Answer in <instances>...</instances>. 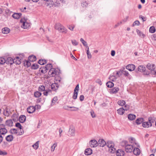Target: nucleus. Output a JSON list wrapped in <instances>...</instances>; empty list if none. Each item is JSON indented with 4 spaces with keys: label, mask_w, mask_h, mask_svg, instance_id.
I'll use <instances>...</instances> for the list:
<instances>
[{
    "label": "nucleus",
    "mask_w": 156,
    "mask_h": 156,
    "mask_svg": "<svg viewBox=\"0 0 156 156\" xmlns=\"http://www.w3.org/2000/svg\"><path fill=\"white\" fill-rule=\"evenodd\" d=\"M80 41L85 46L87 45V42L85 41L82 38H81L80 39Z\"/></svg>",
    "instance_id": "nucleus-58"
},
{
    "label": "nucleus",
    "mask_w": 156,
    "mask_h": 156,
    "mask_svg": "<svg viewBox=\"0 0 156 156\" xmlns=\"http://www.w3.org/2000/svg\"><path fill=\"white\" fill-rule=\"evenodd\" d=\"M14 139V137L12 135H9L5 137V140L6 141L10 142L12 141Z\"/></svg>",
    "instance_id": "nucleus-16"
},
{
    "label": "nucleus",
    "mask_w": 156,
    "mask_h": 156,
    "mask_svg": "<svg viewBox=\"0 0 156 156\" xmlns=\"http://www.w3.org/2000/svg\"><path fill=\"white\" fill-rule=\"evenodd\" d=\"M125 109L123 108H121L117 110V113L120 115H123L125 112Z\"/></svg>",
    "instance_id": "nucleus-27"
},
{
    "label": "nucleus",
    "mask_w": 156,
    "mask_h": 156,
    "mask_svg": "<svg viewBox=\"0 0 156 156\" xmlns=\"http://www.w3.org/2000/svg\"><path fill=\"white\" fill-rule=\"evenodd\" d=\"M32 146L35 149H37L39 147V141H37L34 144L32 145Z\"/></svg>",
    "instance_id": "nucleus-50"
},
{
    "label": "nucleus",
    "mask_w": 156,
    "mask_h": 156,
    "mask_svg": "<svg viewBox=\"0 0 156 156\" xmlns=\"http://www.w3.org/2000/svg\"><path fill=\"white\" fill-rule=\"evenodd\" d=\"M27 110L29 113H32L35 111L36 108L34 106H30L27 108Z\"/></svg>",
    "instance_id": "nucleus-9"
},
{
    "label": "nucleus",
    "mask_w": 156,
    "mask_h": 156,
    "mask_svg": "<svg viewBox=\"0 0 156 156\" xmlns=\"http://www.w3.org/2000/svg\"><path fill=\"white\" fill-rule=\"evenodd\" d=\"M39 71L43 74H45L47 72V70H45L44 66H41L40 68Z\"/></svg>",
    "instance_id": "nucleus-39"
},
{
    "label": "nucleus",
    "mask_w": 156,
    "mask_h": 156,
    "mask_svg": "<svg viewBox=\"0 0 156 156\" xmlns=\"http://www.w3.org/2000/svg\"><path fill=\"white\" fill-rule=\"evenodd\" d=\"M128 119L129 120H133L135 119L136 118V116L135 115L133 114H130L128 115Z\"/></svg>",
    "instance_id": "nucleus-23"
},
{
    "label": "nucleus",
    "mask_w": 156,
    "mask_h": 156,
    "mask_svg": "<svg viewBox=\"0 0 156 156\" xmlns=\"http://www.w3.org/2000/svg\"><path fill=\"white\" fill-rule=\"evenodd\" d=\"M59 31L62 33H66L67 32V30L64 27L62 26L60 28V31Z\"/></svg>",
    "instance_id": "nucleus-40"
},
{
    "label": "nucleus",
    "mask_w": 156,
    "mask_h": 156,
    "mask_svg": "<svg viewBox=\"0 0 156 156\" xmlns=\"http://www.w3.org/2000/svg\"><path fill=\"white\" fill-rule=\"evenodd\" d=\"M144 121V118H139L136 120L135 123L137 125H139L141 123H143Z\"/></svg>",
    "instance_id": "nucleus-10"
},
{
    "label": "nucleus",
    "mask_w": 156,
    "mask_h": 156,
    "mask_svg": "<svg viewBox=\"0 0 156 156\" xmlns=\"http://www.w3.org/2000/svg\"><path fill=\"white\" fill-rule=\"evenodd\" d=\"M14 62L16 65L20 64L21 62V60L19 57H16L14 59Z\"/></svg>",
    "instance_id": "nucleus-12"
},
{
    "label": "nucleus",
    "mask_w": 156,
    "mask_h": 156,
    "mask_svg": "<svg viewBox=\"0 0 156 156\" xmlns=\"http://www.w3.org/2000/svg\"><path fill=\"white\" fill-rule=\"evenodd\" d=\"M11 112H9L8 111V108L7 107L4 110L3 114L5 116H9V115L11 114Z\"/></svg>",
    "instance_id": "nucleus-25"
},
{
    "label": "nucleus",
    "mask_w": 156,
    "mask_h": 156,
    "mask_svg": "<svg viewBox=\"0 0 156 156\" xmlns=\"http://www.w3.org/2000/svg\"><path fill=\"white\" fill-rule=\"evenodd\" d=\"M24 66L27 67H30L31 65L30 61L29 62L28 60H25L23 62Z\"/></svg>",
    "instance_id": "nucleus-29"
},
{
    "label": "nucleus",
    "mask_w": 156,
    "mask_h": 156,
    "mask_svg": "<svg viewBox=\"0 0 156 156\" xmlns=\"http://www.w3.org/2000/svg\"><path fill=\"white\" fill-rule=\"evenodd\" d=\"M119 90V88L118 87H114L110 91L111 94H116L118 92Z\"/></svg>",
    "instance_id": "nucleus-24"
},
{
    "label": "nucleus",
    "mask_w": 156,
    "mask_h": 156,
    "mask_svg": "<svg viewBox=\"0 0 156 156\" xmlns=\"http://www.w3.org/2000/svg\"><path fill=\"white\" fill-rule=\"evenodd\" d=\"M62 26V25L61 24L59 23H57L56 24L55 26V29L56 30H58L59 31H60V29Z\"/></svg>",
    "instance_id": "nucleus-44"
},
{
    "label": "nucleus",
    "mask_w": 156,
    "mask_h": 156,
    "mask_svg": "<svg viewBox=\"0 0 156 156\" xmlns=\"http://www.w3.org/2000/svg\"><path fill=\"white\" fill-rule=\"evenodd\" d=\"M89 144L91 147H96L98 146V142L95 140H90L89 142Z\"/></svg>",
    "instance_id": "nucleus-4"
},
{
    "label": "nucleus",
    "mask_w": 156,
    "mask_h": 156,
    "mask_svg": "<svg viewBox=\"0 0 156 156\" xmlns=\"http://www.w3.org/2000/svg\"><path fill=\"white\" fill-rule=\"evenodd\" d=\"M106 86L109 88L112 87L114 85V83L111 81H108L106 83Z\"/></svg>",
    "instance_id": "nucleus-35"
},
{
    "label": "nucleus",
    "mask_w": 156,
    "mask_h": 156,
    "mask_svg": "<svg viewBox=\"0 0 156 156\" xmlns=\"http://www.w3.org/2000/svg\"><path fill=\"white\" fill-rule=\"evenodd\" d=\"M10 31V29L7 27H4L2 29V32L4 34H7Z\"/></svg>",
    "instance_id": "nucleus-28"
},
{
    "label": "nucleus",
    "mask_w": 156,
    "mask_h": 156,
    "mask_svg": "<svg viewBox=\"0 0 156 156\" xmlns=\"http://www.w3.org/2000/svg\"><path fill=\"white\" fill-rule=\"evenodd\" d=\"M155 121V120L152 117H150L148 118V121L149 122V125H150V127L152 126V124L154 123Z\"/></svg>",
    "instance_id": "nucleus-38"
},
{
    "label": "nucleus",
    "mask_w": 156,
    "mask_h": 156,
    "mask_svg": "<svg viewBox=\"0 0 156 156\" xmlns=\"http://www.w3.org/2000/svg\"><path fill=\"white\" fill-rule=\"evenodd\" d=\"M13 122L12 119L7 120L5 122V125L9 127H12L13 125Z\"/></svg>",
    "instance_id": "nucleus-20"
},
{
    "label": "nucleus",
    "mask_w": 156,
    "mask_h": 156,
    "mask_svg": "<svg viewBox=\"0 0 156 156\" xmlns=\"http://www.w3.org/2000/svg\"><path fill=\"white\" fill-rule=\"evenodd\" d=\"M133 147L132 145L128 144L126 145L125 151L126 152H132L133 151Z\"/></svg>",
    "instance_id": "nucleus-3"
},
{
    "label": "nucleus",
    "mask_w": 156,
    "mask_h": 156,
    "mask_svg": "<svg viewBox=\"0 0 156 156\" xmlns=\"http://www.w3.org/2000/svg\"><path fill=\"white\" fill-rule=\"evenodd\" d=\"M133 152L134 154L135 155H139L140 153V150L138 147H135L134 148Z\"/></svg>",
    "instance_id": "nucleus-18"
},
{
    "label": "nucleus",
    "mask_w": 156,
    "mask_h": 156,
    "mask_svg": "<svg viewBox=\"0 0 156 156\" xmlns=\"http://www.w3.org/2000/svg\"><path fill=\"white\" fill-rule=\"evenodd\" d=\"M59 85L57 83H55L51 85V88L52 90L56 91L58 89Z\"/></svg>",
    "instance_id": "nucleus-5"
},
{
    "label": "nucleus",
    "mask_w": 156,
    "mask_h": 156,
    "mask_svg": "<svg viewBox=\"0 0 156 156\" xmlns=\"http://www.w3.org/2000/svg\"><path fill=\"white\" fill-rule=\"evenodd\" d=\"M19 121L21 123L24 122L26 120V117L25 115H21L19 118Z\"/></svg>",
    "instance_id": "nucleus-15"
},
{
    "label": "nucleus",
    "mask_w": 156,
    "mask_h": 156,
    "mask_svg": "<svg viewBox=\"0 0 156 156\" xmlns=\"http://www.w3.org/2000/svg\"><path fill=\"white\" fill-rule=\"evenodd\" d=\"M149 32L151 33H154L156 31V29L154 26L151 27L149 30Z\"/></svg>",
    "instance_id": "nucleus-45"
},
{
    "label": "nucleus",
    "mask_w": 156,
    "mask_h": 156,
    "mask_svg": "<svg viewBox=\"0 0 156 156\" xmlns=\"http://www.w3.org/2000/svg\"><path fill=\"white\" fill-rule=\"evenodd\" d=\"M122 73L125 76H128L129 75L128 72L126 70H122Z\"/></svg>",
    "instance_id": "nucleus-52"
},
{
    "label": "nucleus",
    "mask_w": 156,
    "mask_h": 156,
    "mask_svg": "<svg viewBox=\"0 0 156 156\" xmlns=\"http://www.w3.org/2000/svg\"><path fill=\"white\" fill-rule=\"evenodd\" d=\"M34 95L36 98H39L41 95V93L39 91H36L34 93Z\"/></svg>",
    "instance_id": "nucleus-41"
},
{
    "label": "nucleus",
    "mask_w": 156,
    "mask_h": 156,
    "mask_svg": "<svg viewBox=\"0 0 156 156\" xmlns=\"http://www.w3.org/2000/svg\"><path fill=\"white\" fill-rule=\"evenodd\" d=\"M98 145L100 147H104L106 144V143L103 139H100L98 142Z\"/></svg>",
    "instance_id": "nucleus-6"
},
{
    "label": "nucleus",
    "mask_w": 156,
    "mask_h": 156,
    "mask_svg": "<svg viewBox=\"0 0 156 156\" xmlns=\"http://www.w3.org/2000/svg\"><path fill=\"white\" fill-rule=\"evenodd\" d=\"M116 149L114 147L113 145L111 147H109V151L112 153H114Z\"/></svg>",
    "instance_id": "nucleus-48"
},
{
    "label": "nucleus",
    "mask_w": 156,
    "mask_h": 156,
    "mask_svg": "<svg viewBox=\"0 0 156 156\" xmlns=\"http://www.w3.org/2000/svg\"><path fill=\"white\" fill-rule=\"evenodd\" d=\"M58 100V98L56 96L55 97L53 98L52 100V103H55Z\"/></svg>",
    "instance_id": "nucleus-63"
},
{
    "label": "nucleus",
    "mask_w": 156,
    "mask_h": 156,
    "mask_svg": "<svg viewBox=\"0 0 156 156\" xmlns=\"http://www.w3.org/2000/svg\"><path fill=\"white\" fill-rule=\"evenodd\" d=\"M118 104L119 105L122 106L125 105L126 102L124 100H122L118 101Z\"/></svg>",
    "instance_id": "nucleus-42"
},
{
    "label": "nucleus",
    "mask_w": 156,
    "mask_h": 156,
    "mask_svg": "<svg viewBox=\"0 0 156 156\" xmlns=\"http://www.w3.org/2000/svg\"><path fill=\"white\" fill-rule=\"evenodd\" d=\"M125 154V152L122 150H118L116 153L117 156H124Z\"/></svg>",
    "instance_id": "nucleus-13"
},
{
    "label": "nucleus",
    "mask_w": 156,
    "mask_h": 156,
    "mask_svg": "<svg viewBox=\"0 0 156 156\" xmlns=\"http://www.w3.org/2000/svg\"><path fill=\"white\" fill-rule=\"evenodd\" d=\"M15 126L19 128L20 129H22V126L19 122H17L16 123Z\"/></svg>",
    "instance_id": "nucleus-57"
},
{
    "label": "nucleus",
    "mask_w": 156,
    "mask_h": 156,
    "mask_svg": "<svg viewBox=\"0 0 156 156\" xmlns=\"http://www.w3.org/2000/svg\"><path fill=\"white\" fill-rule=\"evenodd\" d=\"M37 58L36 56L32 55H30L28 57V60L30 62H34L36 60Z\"/></svg>",
    "instance_id": "nucleus-21"
},
{
    "label": "nucleus",
    "mask_w": 156,
    "mask_h": 156,
    "mask_svg": "<svg viewBox=\"0 0 156 156\" xmlns=\"http://www.w3.org/2000/svg\"><path fill=\"white\" fill-rule=\"evenodd\" d=\"M8 132L7 129L4 127H1L0 128V134L5 135Z\"/></svg>",
    "instance_id": "nucleus-17"
},
{
    "label": "nucleus",
    "mask_w": 156,
    "mask_h": 156,
    "mask_svg": "<svg viewBox=\"0 0 156 156\" xmlns=\"http://www.w3.org/2000/svg\"><path fill=\"white\" fill-rule=\"evenodd\" d=\"M138 69L139 71L143 72L146 70V68L143 66L140 65L139 66Z\"/></svg>",
    "instance_id": "nucleus-26"
},
{
    "label": "nucleus",
    "mask_w": 156,
    "mask_h": 156,
    "mask_svg": "<svg viewBox=\"0 0 156 156\" xmlns=\"http://www.w3.org/2000/svg\"><path fill=\"white\" fill-rule=\"evenodd\" d=\"M69 132L70 136H73L75 135V129L73 126H70L69 129Z\"/></svg>",
    "instance_id": "nucleus-11"
},
{
    "label": "nucleus",
    "mask_w": 156,
    "mask_h": 156,
    "mask_svg": "<svg viewBox=\"0 0 156 156\" xmlns=\"http://www.w3.org/2000/svg\"><path fill=\"white\" fill-rule=\"evenodd\" d=\"M140 24V22L138 20H136L133 23L132 26L134 27L135 25L139 26Z\"/></svg>",
    "instance_id": "nucleus-54"
},
{
    "label": "nucleus",
    "mask_w": 156,
    "mask_h": 156,
    "mask_svg": "<svg viewBox=\"0 0 156 156\" xmlns=\"http://www.w3.org/2000/svg\"><path fill=\"white\" fill-rule=\"evenodd\" d=\"M113 144L112 141H108L106 143V146L109 148L111 147L113 145Z\"/></svg>",
    "instance_id": "nucleus-43"
},
{
    "label": "nucleus",
    "mask_w": 156,
    "mask_h": 156,
    "mask_svg": "<svg viewBox=\"0 0 156 156\" xmlns=\"http://www.w3.org/2000/svg\"><path fill=\"white\" fill-rule=\"evenodd\" d=\"M80 90L79 87V84H77L75 88L74 89V92H78V91Z\"/></svg>",
    "instance_id": "nucleus-55"
},
{
    "label": "nucleus",
    "mask_w": 156,
    "mask_h": 156,
    "mask_svg": "<svg viewBox=\"0 0 156 156\" xmlns=\"http://www.w3.org/2000/svg\"><path fill=\"white\" fill-rule=\"evenodd\" d=\"M21 15V13H15L12 15V17L15 19H18L20 17Z\"/></svg>",
    "instance_id": "nucleus-19"
},
{
    "label": "nucleus",
    "mask_w": 156,
    "mask_h": 156,
    "mask_svg": "<svg viewBox=\"0 0 156 156\" xmlns=\"http://www.w3.org/2000/svg\"><path fill=\"white\" fill-rule=\"evenodd\" d=\"M60 4V3L59 1L56 0L55 3H54V5L55 7H58L59 5Z\"/></svg>",
    "instance_id": "nucleus-64"
},
{
    "label": "nucleus",
    "mask_w": 156,
    "mask_h": 156,
    "mask_svg": "<svg viewBox=\"0 0 156 156\" xmlns=\"http://www.w3.org/2000/svg\"><path fill=\"white\" fill-rule=\"evenodd\" d=\"M87 58H88L90 59L91 58L92 55L89 52L88 50L87 51Z\"/></svg>",
    "instance_id": "nucleus-59"
},
{
    "label": "nucleus",
    "mask_w": 156,
    "mask_h": 156,
    "mask_svg": "<svg viewBox=\"0 0 156 156\" xmlns=\"http://www.w3.org/2000/svg\"><path fill=\"white\" fill-rule=\"evenodd\" d=\"M18 115L16 113L13 114L12 116V120L14 122H16L18 120Z\"/></svg>",
    "instance_id": "nucleus-34"
},
{
    "label": "nucleus",
    "mask_w": 156,
    "mask_h": 156,
    "mask_svg": "<svg viewBox=\"0 0 156 156\" xmlns=\"http://www.w3.org/2000/svg\"><path fill=\"white\" fill-rule=\"evenodd\" d=\"M57 146V144L56 143H55L51 147V151L52 152H53L54 151L55 147Z\"/></svg>",
    "instance_id": "nucleus-51"
},
{
    "label": "nucleus",
    "mask_w": 156,
    "mask_h": 156,
    "mask_svg": "<svg viewBox=\"0 0 156 156\" xmlns=\"http://www.w3.org/2000/svg\"><path fill=\"white\" fill-rule=\"evenodd\" d=\"M45 90V87L44 85L40 86L38 88V90L40 91H44Z\"/></svg>",
    "instance_id": "nucleus-49"
},
{
    "label": "nucleus",
    "mask_w": 156,
    "mask_h": 156,
    "mask_svg": "<svg viewBox=\"0 0 156 156\" xmlns=\"http://www.w3.org/2000/svg\"><path fill=\"white\" fill-rule=\"evenodd\" d=\"M139 18L141 19L143 22L146 21L147 20V17H144L141 15L139 16Z\"/></svg>",
    "instance_id": "nucleus-61"
},
{
    "label": "nucleus",
    "mask_w": 156,
    "mask_h": 156,
    "mask_svg": "<svg viewBox=\"0 0 156 156\" xmlns=\"http://www.w3.org/2000/svg\"><path fill=\"white\" fill-rule=\"evenodd\" d=\"M51 90L49 89H46L43 92L44 95L47 96L48 94L51 95Z\"/></svg>",
    "instance_id": "nucleus-30"
},
{
    "label": "nucleus",
    "mask_w": 156,
    "mask_h": 156,
    "mask_svg": "<svg viewBox=\"0 0 156 156\" xmlns=\"http://www.w3.org/2000/svg\"><path fill=\"white\" fill-rule=\"evenodd\" d=\"M6 63L7 65L10 64V65H12L14 62V59L11 57L5 58Z\"/></svg>",
    "instance_id": "nucleus-2"
},
{
    "label": "nucleus",
    "mask_w": 156,
    "mask_h": 156,
    "mask_svg": "<svg viewBox=\"0 0 156 156\" xmlns=\"http://www.w3.org/2000/svg\"><path fill=\"white\" fill-rule=\"evenodd\" d=\"M136 32L138 35L142 37H144L145 36V35L140 30L138 29L136 30Z\"/></svg>",
    "instance_id": "nucleus-33"
},
{
    "label": "nucleus",
    "mask_w": 156,
    "mask_h": 156,
    "mask_svg": "<svg viewBox=\"0 0 156 156\" xmlns=\"http://www.w3.org/2000/svg\"><path fill=\"white\" fill-rule=\"evenodd\" d=\"M45 3L47 6L49 8L53 7L54 5V2L52 0H48Z\"/></svg>",
    "instance_id": "nucleus-8"
},
{
    "label": "nucleus",
    "mask_w": 156,
    "mask_h": 156,
    "mask_svg": "<svg viewBox=\"0 0 156 156\" xmlns=\"http://www.w3.org/2000/svg\"><path fill=\"white\" fill-rule=\"evenodd\" d=\"M60 70L58 68H51L48 72V74L51 77H55V80L60 82L61 78L60 76Z\"/></svg>",
    "instance_id": "nucleus-1"
},
{
    "label": "nucleus",
    "mask_w": 156,
    "mask_h": 156,
    "mask_svg": "<svg viewBox=\"0 0 156 156\" xmlns=\"http://www.w3.org/2000/svg\"><path fill=\"white\" fill-rule=\"evenodd\" d=\"M38 63L41 65H44L47 63V61L44 59H40L38 61Z\"/></svg>",
    "instance_id": "nucleus-32"
},
{
    "label": "nucleus",
    "mask_w": 156,
    "mask_h": 156,
    "mask_svg": "<svg viewBox=\"0 0 156 156\" xmlns=\"http://www.w3.org/2000/svg\"><path fill=\"white\" fill-rule=\"evenodd\" d=\"M39 66L37 64L34 63L31 66V69H32L35 70L39 68Z\"/></svg>",
    "instance_id": "nucleus-36"
},
{
    "label": "nucleus",
    "mask_w": 156,
    "mask_h": 156,
    "mask_svg": "<svg viewBox=\"0 0 156 156\" xmlns=\"http://www.w3.org/2000/svg\"><path fill=\"white\" fill-rule=\"evenodd\" d=\"M142 126L145 128H148L149 127L150 125H149V122H143L142 124Z\"/></svg>",
    "instance_id": "nucleus-31"
},
{
    "label": "nucleus",
    "mask_w": 156,
    "mask_h": 156,
    "mask_svg": "<svg viewBox=\"0 0 156 156\" xmlns=\"http://www.w3.org/2000/svg\"><path fill=\"white\" fill-rule=\"evenodd\" d=\"M52 64L51 63H49L46 65L45 66H44V69H45V70L48 71V70H49L50 69H51V68H52Z\"/></svg>",
    "instance_id": "nucleus-37"
},
{
    "label": "nucleus",
    "mask_w": 156,
    "mask_h": 156,
    "mask_svg": "<svg viewBox=\"0 0 156 156\" xmlns=\"http://www.w3.org/2000/svg\"><path fill=\"white\" fill-rule=\"evenodd\" d=\"M17 130L16 129H11L9 131V133L12 134H16L17 133Z\"/></svg>",
    "instance_id": "nucleus-46"
},
{
    "label": "nucleus",
    "mask_w": 156,
    "mask_h": 156,
    "mask_svg": "<svg viewBox=\"0 0 156 156\" xmlns=\"http://www.w3.org/2000/svg\"><path fill=\"white\" fill-rule=\"evenodd\" d=\"M92 153V150L90 148L86 149L84 151V154L86 155H90Z\"/></svg>",
    "instance_id": "nucleus-14"
},
{
    "label": "nucleus",
    "mask_w": 156,
    "mask_h": 156,
    "mask_svg": "<svg viewBox=\"0 0 156 156\" xmlns=\"http://www.w3.org/2000/svg\"><path fill=\"white\" fill-rule=\"evenodd\" d=\"M128 142L127 141H123L121 143V145L122 146H125L126 147V145H128Z\"/></svg>",
    "instance_id": "nucleus-60"
},
{
    "label": "nucleus",
    "mask_w": 156,
    "mask_h": 156,
    "mask_svg": "<svg viewBox=\"0 0 156 156\" xmlns=\"http://www.w3.org/2000/svg\"><path fill=\"white\" fill-rule=\"evenodd\" d=\"M78 94V92H74L73 93L72 98L74 100L77 99Z\"/></svg>",
    "instance_id": "nucleus-53"
},
{
    "label": "nucleus",
    "mask_w": 156,
    "mask_h": 156,
    "mask_svg": "<svg viewBox=\"0 0 156 156\" xmlns=\"http://www.w3.org/2000/svg\"><path fill=\"white\" fill-rule=\"evenodd\" d=\"M7 154V153L5 151H2L0 150V155L4 156Z\"/></svg>",
    "instance_id": "nucleus-56"
},
{
    "label": "nucleus",
    "mask_w": 156,
    "mask_h": 156,
    "mask_svg": "<svg viewBox=\"0 0 156 156\" xmlns=\"http://www.w3.org/2000/svg\"><path fill=\"white\" fill-rule=\"evenodd\" d=\"M135 66L133 64H129L127 65L126 68L130 71L134 70L135 69Z\"/></svg>",
    "instance_id": "nucleus-7"
},
{
    "label": "nucleus",
    "mask_w": 156,
    "mask_h": 156,
    "mask_svg": "<svg viewBox=\"0 0 156 156\" xmlns=\"http://www.w3.org/2000/svg\"><path fill=\"white\" fill-rule=\"evenodd\" d=\"M6 62L5 58L4 57H0V64L3 65Z\"/></svg>",
    "instance_id": "nucleus-47"
},
{
    "label": "nucleus",
    "mask_w": 156,
    "mask_h": 156,
    "mask_svg": "<svg viewBox=\"0 0 156 156\" xmlns=\"http://www.w3.org/2000/svg\"><path fill=\"white\" fill-rule=\"evenodd\" d=\"M30 26V23L25 21L23 22V23L21 25V27L24 29H27Z\"/></svg>",
    "instance_id": "nucleus-22"
},
{
    "label": "nucleus",
    "mask_w": 156,
    "mask_h": 156,
    "mask_svg": "<svg viewBox=\"0 0 156 156\" xmlns=\"http://www.w3.org/2000/svg\"><path fill=\"white\" fill-rule=\"evenodd\" d=\"M72 43L73 45L75 46H76L78 44V43L75 40H72Z\"/></svg>",
    "instance_id": "nucleus-62"
}]
</instances>
